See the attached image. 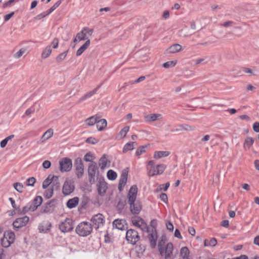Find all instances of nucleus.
Instances as JSON below:
<instances>
[{
  "instance_id": "f257e3e1",
  "label": "nucleus",
  "mask_w": 259,
  "mask_h": 259,
  "mask_svg": "<svg viewBox=\"0 0 259 259\" xmlns=\"http://www.w3.org/2000/svg\"><path fill=\"white\" fill-rule=\"evenodd\" d=\"M93 231L92 224L88 222H82L76 227V233L80 236L86 237L89 235Z\"/></svg>"
},
{
  "instance_id": "f03ea898",
  "label": "nucleus",
  "mask_w": 259,
  "mask_h": 259,
  "mask_svg": "<svg viewBox=\"0 0 259 259\" xmlns=\"http://www.w3.org/2000/svg\"><path fill=\"white\" fill-rule=\"evenodd\" d=\"M100 171L99 167L95 161L92 162L88 167V175L89 177V182L91 185L95 184L97 177L98 179Z\"/></svg>"
},
{
  "instance_id": "7ed1b4c3",
  "label": "nucleus",
  "mask_w": 259,
  "mask_h": 259,
  "mask_svg": "<svg viewBox=\"0 0 259 259\" xmlns=\"http://www.w3.org/2000/svg\"><path fill=\"white\" fill-rule=\"evenodd\" d=\"M125 238L128 243L135 245L140 240V237L136 230L130 229L126 230Z\"/></svg>"
},
{
  "instance_id": "20e7f679",
  "label": "nucleus",
  "mask_w": 259,
  "mask_h": 259,
  "mask_svg": "<svg viewBox=\"0 0 259 259\" xmlns=\"http://www.w3.org/2000/svg\"><path fill=\"white\" fill-rule=\"evenodd\" d=\"M59 228L63 233L70 232L73 229V221L70 218H66L60 223Z\"/></svg>"
},
{
  "instance_id": "39448f33",
  "label": "nucleus",
  "mask_w": 259,
  "mask_h": 259,
  "mask_svg": "<svg viewBox=\"0 0 259 259\" xmlns=\"http://www.w3.org/2000/svg\"><path fill=\"white\" fill-rule=\"evenodd\" d=\"M59 165V169L62 172L70 171L72 167V160L69 158H63L60 160Z\"/></svg>"
},
{
  "instance_id": "423d86ee",
  "label": "nucleus",
  "mask_w": 259,
  "mask_h": 259,
  "mask_svg": "<svg viewBox=\"0 0 259 259\" xmlns=\"http://www.w3.org/2000/svg\"><path fill=\"white\" fill-rule=\"evenodd\" d=\"M91 221L92 223L93 228L94 227L96 230H97L99 227L104 225L105 223L104 217L101 213H98L93 216Z\"/></svg>"
},
{
  "instance_id": "0eeeda50",
  "label": "nucleus",
  "mask_w": 259,
  "mask_h": 259,
  "mask_svg": "<svg viewBox=\"0 0 259 259\" xmlns=\"http://www.w3.org/2000/svg\"><path fill=\"white\" fill-rule=\"evenodd\" d=\"M57 200L53 199L45 203L41 208V212L43 213H52L54 211L56 206Z\"/></svg>"
},
{
  "instance_id": "6e6552de",
  "label": "nucleus",
  "mask_w": 259,
  "mask_h": 259,
  "mask_svg": "<svg viewBox=\"0 0 259 259\" xmlns=\"http://www.w3.org/2000/svg\"><path fill=\"white\" fill-rule=\"evenodd\" d=\"M131 221L134 226L140 228L142 230L144 231L145 229H147V231H149V228L145 221L139 216H134L132 217Z\"/></svg>"
},
{
  "instance_id": "1a4fd4ad",
  "label": "nucleus",
  "mask_w": 259,
  "mask_h": 259,
  "mask_svg": "<svg viewBox=\"0 0 259 259\" xmlns=\"http://www.w3.org/2000/svg\"><path fill=\"white\" fill-rule=\"evenodd\" d=\"M29 221V218L27 215L17 218L13 223L14 229L15 231H18L19 229L26 226Z\"/></svg>"
},
{
  "instance_id": "9d476101",
  "label": "nucleus",
  "mask_w": 259,
  "mask_h": 259,
  "mask_svg": "<svg viewBox=\"0 0 259 259\" xmlns=\"http://www.w3.org/2000/svg\"><path fill=\"white\" fill-rule=\"evenodd\" d=\"M74 189L73 182L70 180H66L63 186L62 193L65 196L69 195L74 191Z\"/></svg>"
},
{
  "instance_id": "9b49d317",
  "label": "nucleus",
  "mask_w": 259,
  "mask_h": 259,
  "mask_svg": "<svg viewBox=\"0 0 259 259\" xmlns=\"http://www.w3.org/2000/svg\"><path fill=\"white\" fill-rule=\"evenodd\" d=\"M97 188L98 194L101 196H104L106 192L107 183L105 181L103 177L100 178L97 184Z\"/></svg>"
},
{
  "instance_id": "f8f14e48",
  "label": "nucleus",
  "mask_w": 259,
  "mask_h": 259,
  "mask_svg": "<svg viewBox=\"0 0 259 259\" xmlns=\"http://www.w3.org/2000/svg\"><path fill=\"white\" fill-rule=\"evenodd\" d=\"M130 205V208L131 213L133 214H138L142 209L141 202L139 200H135L134 202H128Z\"/></svg>"
},
{
  "instance_id": "ddd939ff",
  "label": "nucleus",
  "mask_w": 259,
  "mask_h": 259,
  "mask_svg": "<svg viewBox=\"0 0 259 259\" xmlns=\"http://www.w3.org/2000/svg\"><path fill=\"white\" fill-rule=\"evenodd\" d=\"M112 226L113 228L121 231L127 230L128 228L126 221L124 219L114 220L112 223Z\"/></svg>"
},
{
  "instance_id": "4468645a",
  "label": "nucleus",
  "mask_w": 259,
  "mask_h": 259,
  "mask_svg": "<svg viewBox=\"0 0 259 259\" xmlns=\"http://www.w3.org/2000/svg\"><path fill=\"white\" fill-rule=\"evenodd\" d=\"M128 173V168H126L122 170L121 175L119 181L118 186V190L121 192L123 190V187L126 183L127 176Z\"/></svg>"
},
{
  "instance_id": "2eb2a0df",
  "label": "nucleus",
  "mask_w": 259,
  "mask_h": 259,
  "mask_svg": "<svg viewBox=\"0 0 259 259\" xmlns=\"http://www.w3.org/2000/svg\"><path fill=\"white\" fill-rule=\"evenodd\" d=\"M42 201L43 199L41 196H36L31 202L28 203L31 208V211H34L36 210L37 207L42 204Z\"/></svg>"
},
{
  "instance_id": "dca6fc26",
  "label": "nucleus",
  "mask_w": 259,
  "mask_h": 259,
  "mask_svg": "<svg viewBox=\"0 0 259 259\" xmlns=\"http://www.w3.org/2000/svg\"><path fill=\"white\" fill-rule=\"evenodd\" d=\"M138 192V188L137 186L135 185H133L128 193L127 194V199L128 202H134L135 200H136L137 195Z\"/></svg>"
},
{
  "instance_id": "f3484780",
  "label": "nucleus",
  "mask_w": 259,
  "mask_h": 259,
  "mask_svg": "<svg viewBox=\"0 0 259 259\" xmlns=\"http://www.w3.org/2000/svg\"><path fill=\"white\" fill-rule=\"evenodd\" d=\"M165 168L164 164H158L156 166V168L153 167V171L151 173V170H149L148 174L150 177H153L155 175H161L162 174Z\"/></svg>"
},
{
  "instance_id": "a211bd4d",
  "label": "nucleus",
  "mask_w": 259,
  "mask_h": 259,
  "mask_svg": "<svg viewBox=\"0 0 259 259\" xmlns=\"http://www.w3.org/2000/svg\"><path fill=\"white\" fill-rule=\"evenodd\" d=\"M174 250L173 244L171 242H169L166 244L165 247H164V253L165 259H168L170 257L172 254Z\"/></svg>"
},
{
  "instance_id": "6ab92c4d",
  "label": "nucleus",
  "mask_w": 259,
  "mask_h": 259,
  "mask_svg": "<svg viewBox=\"0 0 259 259\" xmlns=\"http://www.w3.org/2000/svg\"><path fill=\"white\" fill-rule=\"evenodd\" d=\"M182 49V46L178 44H175L170 46L165 51V54H174L179 52Z\"/></svg>"
},
{
  "instance_id": "aec40b11",
  "label": "nucleus",
  "mask_w": 259,
  "mask_h": 259,
  "mask_svg": "<svg viewBox=\"0 0 259 259\" xmlns=\"http://www.w3.org/2000/svg\"><path fill=\"white\" fill-rule=\"evenodd\" d=\"M109 163L108 167L110 166V161L107 159L106 155L104 154L99 159V165L102 170H104L107 165V163Z\"/></svg>"
},
{
  "instance_id": "412c9836",
  "label": "nucleus",
  "mask_w": 259,
  "mask_h": 259,
  "mask_svg": "<svg viewBox=\"0 0 259 259\" xmlns=\"http://www.w3.org/2000/svg\"><path fill=\"white\" fill-rule=\"evenodd\" d=\"M79 198L77 197H75L73 198L69 199L67 203L66 206L69 209H72L75 207L78 204Z\"/></svg>"
},
{
  "instance_id": "4be33fe9",
  "label": "nucleus",
  "mask_w": 259,
  "mask_h": 259,
  "mask_svg": "<svg viewBox=\"0 0 259 259\" xmlns=\"http://www.w3.org/2000/svg\"><path fill=\"white\" fill-rule=\"evenodd\" d=\"M96 126L99 131H102L107 126V121L105 119H98L96 123Z\"/></svg>"
},
{
  "instance_id": "5701e85b",
  "label": "nucleus",
  "mask_w": 259,
  "mask_h": 259,
  "mask_svg": "<svg viewBox=\"0 0 259 259\" xmlns=\"http://www.w3.org/2000/svg\"><path fill=\"white\" fill-rule=\"evenodd\" d=\"M91 42L90 39L86 40L85 43L82 45L76 51V55L77 56H80L84 51L89 47Z\"/></svg>"
},
{
  "instance_id": "b1692460",
  "label": "nucleus",
  "mask_w": 259,
  "mask_h": 259,
  "mask_svg": "<svg viewBox=\"0 0 259 259\" xmlns=\"http://www.w3.org/2000/svg\"><path fill=\"white\" fill-rule=\"evenodd\" d=\"M137 145L136 142H130L127 143L123 147L122 152L125 153L128 151L133 150L135 148V146Z\"/></svg>"
},
{
  "instance_id": "393cba45",
  "label": "nucleus",
  "mask_w": 259,
  "mask_h": 259,
  "mask_svg": "<svg viewBox=\"0 0 259 259\" xmlns=\"http://www.w3.org/2000/svg\"><path fill=\"white\" fill-rule=\"evenodd\" d=\"M52 227V224L50 222H47L45 225V226L42 225H40L38 226V229L40 232H43L45 233H47L51 230Z\"/></svg>"
},
{
  "instance_id": "a878e982",
  "label": "nucleus",
  "mask_w": 259,
  "mask_h": 259,
  "mask_svg": "<svg viewBox=\"0 0 259 259\" xmlns=\"http://www.w3.org/2000/svg\"><path fill=\"white\" fill-rule=\"evenodd\" d=\"M149 240L150 243V246L152 248H154L156 245V241H157V232H155V234L150 233L148 235Z\"/></svg>"
},
{
  "instance_id": "bb28decb",
  "label": "nucleus",
  "mask_w": 259,
  "mask_h": 259,
  "mask_svg": "<svg viewBox=\"0 0 259 259\" xmlns=\"http://www.w3.org/2000/svg\"><path fill=\"white\" fill-rule=\"evenodd\" d=\"M52 185L51 187L54 190H58L60 189V184L59 180V177L53 176Z\"/></svg>"
},
{
  "instance_id": "cd10ccee",
  "label": "nucleus",
  "mask_w": 259,
  "mask_h": 259,
  "mask_svg": "<svg viewBox=\"0 0 259 259\" xmlns=\"http://www.w3.org/2000/svg\"><path fill=\"white\" fill-rule=\"evenodd\" d=\"M99 118H100V116H98L97 115H95L87 118L85 122L87 125L89 126H92L95 123H97L98 119Z\"/></svg>"
},
{
  "instance_id": "c85d7f7f",
  "label": "nucleus",
  "mask_w": 259,
  "mask_h": 259,
  "mask_svg": "<svg viewBox=\"0 0 259 259\" xmlns=\"http://www.w3.org/2000/svg\"><path fill=\"white\" fill-rule=\"evenodd\" d=\"M254 140L253 138L247 137L244 140L243 147L245 149H249L253 145Z\"/></svg>"
},
{
  "instance_id": "c756f323",
  "label": "nucleus",
  "mask_w": 259,
  "mask_h": 259,
  "mask_svg": "<svg viewBox=\"0 0 259 259\" xmlns=\"http://www.w3.org/2000/svg\"><path fill=\"white\" fill-rule=\"evenodd\" d=\"M165 237L163 236L161 237V239L159 241L158 243V250L159 251L160 254L162 256L163 255L164 253V247H163V246L165 244Z\"/></svg>"
},
{
  "instance_id": "7c9ffc66",
  "label": "nucleus",
  "mask_w": 259,
  "mask_h": 259,
  "mask_svg": "<svg viewBox=\"0 0 259 259\" xmlns=\"http://www.w3.org/2000/svg\"><path fill=\"white\" fill-rule=\"evenodd\" d=\"M170 154V152L167 151H156L154 153V157L155 158H160L168 156Z\"/></svg>"
},
{
  "instance_id": "2f4dec72",
  "label": "nucleus",
  "mask_w": 259,
  "mask_h": 259,
  "mask_svg": "<svg viewBox=\"0 0 259 259\" xmlns=\"http://www.w3.org/2000/svg\"><path fill=\"white\" fill-rule=\"evenodd\" d=\"M52 53L51 46L50 45L47 46L41 54V58L42 59H46L49 57Z\"/></svg>"
},
{
  "instance_id": "473e14b6",
  "label": "nucleus",
  "mask_w": 259,
  "mask_h": 259,
  "mask_svg": "<svg viewBox=\"0 0 259 259\" xmlns=\"http://www.w3.org/2000/svg\"><path fill=\"white\" fill-rule=\"evenodd\" d=\"M190 251L187 247H183L181 249L180 254L183 259H189Z\"/></svg>"
},
{
  "instance_id": "72a5a7b5",
  "label": "nucleus",
  "mask_w": 259,
  "mask_h": 259,
  "mask_svg": "<svg viewBox=\"0 0 259 259\" xmlns=\"http://www.w3.org/2000/svg\"><path fill=\"white\" fill-rule=\"evenodd\" d=\"M160 116L159 114H150L145 116V120L146 121H154L156 120L158 117Z\"/></svg>"
},
{
  "instance_id": "f704fd0d",
  "label": "nucleus",
  "mask_w": 259,
  "mask_h": 259,
  "mask_svg": "<svg viewBox=\"0 0 259 259\" xmlns=\"http://www.w3.org/2000/svg\"><path fill=\"white\" fill-rule=\"evenodd\" d=\"M86 28H82L81 31L77 33V39L78 41L88 40V37L86 36V33H84Z\"/></svg>"
},
{
  "instance_id": "c9c22d12",
  "label": "nucleus",
  "mask_w": 259,
  "mask_h": 259,
  "mask_svg": "<svg viewBox=\"0 0 259 259\" xmlns=\"http://www.w3.org/2000/svg\"><path fill=\"white\" fill-rule=\"evenodd\" d=\"M53 181V176L49 175L47 179H46L43 183L42 187L44 189H47L48 186L52 183Z\"/></svg>"
},
{
  "instance_id": "e433bc0d",
  "label": "nucleus",
  "mask_w": 259,
  "mask_h": 259,
  "mask_svg": "<svg viewBox=\"0 0 259 259\" xmlns=\"http://www.w3.org/2000/svg\"><path fill=\"white\" fill-rule=\"evenodd\" d=\"M29 210L31 211V208H30V205L28 203L27 205L24 206L22 208V210L19 207V209H17V212L18 214L23 215V214H25V213L28 212V211H29Z\"/></svg>"
},
{
  "instance_id": "4c0bfd02",
  "label": "nucleus",
  "mask_w": 259,
  "mask_h": 259,
  "mask_svg": "<svg viewBox=\"0 0 259 259\" xmlns=\"http://www.w3.org/2000/svg\"><path fill=\"white\" fill-rule=\"evenodd\" d=\"M117 175L115 171L112 169L109 170L107 172V177L108 180L111 181L115 180L117 178Z\"/></svg>"
},
{
  "instance_id": "58836bf2",
  "label": "nucleus",
  "mask_w": 259,
  "mask_h": 259,
  "mask_svg": "<svg viewBox=\"0 0 259 259\" xmlns=\"http://www.w3.org/2000/svg\"><path fill=\"white\" fill-rule=\"evenodd\" d=\"M99 87H98L97 88L95 89L94 90L90 91V92L85 94L83 96H82L79 99V101L80 102L82 101L92 97L93 95H94L96 93L97 91L98 90V89H99Z\"/></svg>"
},
{
  "instance_id": "ea45409f",
  "label": "nucleus",
  "mask_w": 259,
  "mask_h": 259,
  "mask_svg": "<svg viewBox=\"0 0 259 259\" xmlns=\"http://www.w3.org/2000/svg\"><path fill=\"white\" fill-rule=\"evenodd\" d=\"M69 50H67V51L60 54L59 55H58L56 58V61L58 63H60L62 61H63V60L65 59V58H66L67 55V53L68 52Z\"/></svg>"
},
{
  "instance_id": "a19ab883",
  "label": "nucleus",
  "mask_w": 259,
  "mask_h": 259,
  "mask_svg": "<svg viewBox=\"0 0 259 259\" xmlns=\"http://www.w3.org/2000/svg\"><path fill=\"white\" fill-rule=\"evenodd\" d=\"M148 147V145H143L140 146L136 150V155L137 156H140L141 154L146 152V149Z\"/></svg>"
},
{
  "instance_id": "79ce46f5",
  "label": "nucleus",
  "mask_w": 259,
  "mask_h": 259,
  "mask_svg": "<svg viewBox=\"0 0 259 259\" xmlns=\"http://www.w3.org/2000/svg\"><path fill=\"white\" fill-rule=\"evenodd\" d=\"M62 3V0H59L56 3H55L54 5L49 9L48 11H46L47 13V15H49L51 13H52L55 10H56Z\"/></svg>"
},
{
  "instance_id": "37998d69",
  "label": "nucleus",
  "mask_w": 259,
  "mask_h": 259,
  "mask_svg": "<svg viewBox=\"0 0 259 259\" xmlns=\"http://www.w3.org/2000/svg\"><path fill=\"white\" fill-rule=\"evenodd\" d=\"M12 243H11V241L8 239L7 237H5V234L4 237L1 239V244L3 247L7 248Z\"/></svg>"
},
{
  "instance_id": "c03bdc74",
  "label": "nucleus",
  "mask_w": 259,
  "mask_h": 259,
  "mask_svg": "<svg viewBox=\"0 0 259 259\" xmlns=\"http://www.w3.org/2000/svg\"><path fill=\"white\" fill-rule=\"evenodd\" d=\"M13 187L15 190L19 193H22L23 191L24 186L22 183L16 182L14 183Z\"/></svg>"
},
{
  "instance_id": "a18cd8bd",
  "label": "nucleus",
  "mask_w": 259,
  "mask_h": 259,
  "mask_svg": "<svg viewBox=\"0 0 259 259\" xmlns=\"http://www.w3.org/2000/svg\"><path fill=\"white\" fill-rule=\"evenodd\" d=\"M95 157L94 155L92 154L91 152H89L85 154V155L84 156L83 159L84 161L87 162H93V159H95Z\"/></svg>"
},
{
  "instance_id": "49530a36",
  "label": "nucleus",
  "mask_w": 259,
  "mask_h": 259,
  "mask_svg": "<svg viewBox=\"0 0 259 259\" xmlns=\"http://www.w3.org/2000/svg\"><path fill=\"white\" fill-rule=\"evenodd\" d=\"M54 190L53 189H52L51 187L46 190L44 193V196L46 199H49L51 198L53 195L54 193Z\"/></svg>"
},
{
  "instance_id": "de8ad7c7",
  "label": "nucleus",
  "mask_w": 259,
  "mask_h": 259,
  "mask_svg": "<svg viewBox=\"0 0 259 259\" xmlns=\"http://www.w3.org/2000/svg\"><path fill=\"white\" fill-rule=\"evenodd\" d=\"M74 167L75 168H84V165L82 162V160L81 158L78 157L77 158L74 162Z\"/></svg>"
},
{
  "instance_id": "09e8293b",
  "label": "nucleus",
  "mask_w": 259,
  "mask_h": 259,
  "mask_svg": "<svg viewBox=\"0 0 259 259\" xmlns=\"http://www.w3.org/2000/svg\"><path fill=\"white\" fill-rule=\"evenodd\" d=\"M136 251L137 253L138 254V256H139V254L142 255L143 253L145 251L146 247L145 245L142 244L138 245L136 246Z\"/></svg>"
},
{
  "instance_id": "8fccbe9b",
  "label": "nucleus",
  "mask_w": 259,
  "mask_h": 259,
  "mask_svg": "<svg viewBox=\"0 0 259 259\" xmlns=\"http://www.w3.org/2000/svg\"><path fill=\"white\" fill-rule=\"evenodd\" d=\"M75 175L78 179H80L84 174V168H75Z\"/></svg>"
},
{
  "instance_id": "3c124183",
  "label": "nucleus",
  "mask_w": 259,
  "mask_h": 259,
  "mask_svg": "<svg viewBox=\"0 0 259 259\" xmlns=\"http://www.w3.org/2000/svg\"><path fill=\"white\" fill-rule=\"evenodd\" d=\"M177 64L176 61H170L165 62L163 64L162 66L165 68H169L174 67Z\"/></svg>"
},
{
  "instance_id": "603ef678",
  "label": "nucleus",
  "mask_w": 259,
  "mask_h": 259,
  "mask_svg": "<svg viewBox=\"0 0 259 259\" xmlns=\"http://www.w3.org/2000/svg\"><path fill=\"white\" fill-rule=\"evenodd\" d=\"M125 201L122 200H119L116 205V208L118 210L121 211L124 207Z\"/></svg>"
},
{
  "instance_id": "864d4df0",
  "label": "nucleus",
  "mask_w": 259,
  "mask_h": 259,
  "mask_svg": "<svg viewBox=\"0 0 259 259\" xmlns=\"http://www.w3.org/2000/svg\"><path fill=\"white\" fill-rule=\"evenodd\" d=\"M36 182V179L34 177H30L27 179L26 185L28 186H33Z\"/></svg>"
},
{
  "instance_id": "5fc2aeb1",
  "label": "nucleus",
  "mask_w": 259,
  "mask_h": 259,
  "mask_svg": "<svg viewBox=\"0 0 259 259\" xmlns=\"http://www.w3.org/2000/svg\"><path fill=\"white\" fill-rule=\"evenodd\" d=\"M26 50L25 48H21L19 51L16 53L14 56L16 58H20L26 52Z\"/></svg>"
},
{
  "instance_id": "6e6d98bb",
  "label": "nucleus",
  "mask_w": 259,
  "mask_h": 259,
  "mask_svg": "<svg viewBox=\"0 0 259 259\" xmlns=\"http://www.w3.org/2000/svg\"><path fill=\"white\" fill-rule=\"evenodd\" d=\"M98 142V140L93 137H89L85 140L86 143L91 144H96Z\"/></svg>"
},
{
  "instance_id": "4d7b16f0",
  "label": "nucleus",
  "mask_w": 259,
  "mask_h": 259,
  "mask_svg": "<svg viewBox=\"0 0 259 259\" xmlns=\"http://www.w3.org/2000/svg\"><path fill=\"white\" fill-rule=\"evenodd\" d=\"M7 236L8 237V240L11 241V243H13L15 239V234L14 232L11 231L8 233Z\"/></svg>"
},
{
  "instance_id": "13d9d810",
  "label": "nucleus",
  "mask_w": 259,
  "mask_h": 259,
  "mask_svg": "<svg viewBox=\"0 0 259 259\" xmlns=\"http://www.w3.org/2000/svg\"><path fill=\"white\" fill-rule=\"evenodd\" d=\"M129 126H124L119 132V134L121 135L123 137H125L126 134L129 131Z\"/></svg>"
},
{
  "instance_id": "bf43d9fd",
  "label": "nucleus",
  "mask_w": 259,
  "mask_h": 259,
  "mask_svg": "<svg viewBox=\"0 0 259 259\" xmlns=\"http://www.w3.org/2000/svg\"><path fill=\"white\" fill-rule=\"evenodd\" d=\"M48 15H47L46 12H44L37 15H36L35 17H34V20H40L42 18H44L47 16Z\"/></svg>"
},
{
  "instance_id": "052dcab7",
  "label": "nucleus",
  "mask_w": 259,
  "mask_h": 259,
  "mask_svg": "<svg viewBox=\"0 0 259 259\" xmlns=\"http://www.w3.org/2000/svg\"><path fill=\"white\" fill-rule=\"evenodd\" d=\"M166 228L170 232L173 231L174 230V226L172 223L170 221H167L165 223Z\"/></svg>"
},
{
  "instance_id": "680f3d73",
  "label": "nucleus",
  "mask_w": 259,
  "mask_h": 259,
  "mask_svg": "<svg viewBox=\"0 0 259 259\" xmlns=\"http://www.w3.org/2000/svg\"><path fill=\"white\" fill-rule=\"evenodd\" d=\"M9 200L10 201L12 207L17 211V209H19V206L17 207L16 204L15 203V201L14 199L12 197H10L9 198Z\"/></svg>"
},
{
  "instance_id": "e2e57ef3",
  "label": "nucleus",
  "mask_w": 259,
  "mask_h": 259,
  "mask_svg": "<svg viewBox=\"0 0 259 259\" xmlns=\"http://www.w3.org/2000/svg\"><path fill=\"white\" fill-rule=\"evenodd\" d=\"M51 45H52V47L54 49H56L58 48V45H59V39L58 38H55L52 43H51Z\"/></svg>"
},
{
  "instance_id": "0e129e2a",
  "label": "nucleus",
  "mask_w": 259,
  "mask_h": 259,
  "mask_svg": "<svg viewBox=\"0 0 259 259\" xmlns=\"http://www.w3.org/2000/svg\"><path fill=\"white\" fill-rule=\"evenodd\" d=\"M51 166V162L49 160H45L42 163V167L45 169H48Z\"/></svg>"
},
{
  "instance_id": "69168bd1",
  "label": "nucleus",
  "mask_w": 259,
  "mask_h": 259,
  "mask_svg": "<svg viewBox=\"0 0 259 259\" xmlns=\"http://www.w3.org/2000/svg\"><path fill=\"white\" fill-rule=\"evenodd\" d=\"M160 198L161 201L164 203H167L168 201L167 196L165 193H162L160 195Z\"/></svg>"
},
{
  "instance_id": "338daca9",
  "label": "nucleus",
  "mask_w": 259,
  "mask_h": 259,
  "mask_svg": "<svg viewBox=\"0 0 259 259\" xmlns=\"http://www.w3.org/2000/svg\"><path fill=\"white\" fill-rule=\"evenodd\" d=\"M253 131L256 133H259V122H255L252 125Z\"/></svg>"
},
{
  "instance_id": "774afa93",
  "label": "nucleus",
  "mask_w": 259,
  "mask_h": 259,
  "mask_svg": "<svg viewBox=\"0 0 259 259\" xmlns=\"http://www.w3.org/2000/svg\"><path fill=\"white\" fill-rule=\"evenodd\" d=\"M217 244V240L215 238H212L209 241V244L210 246H215Z\"/></svg>"
}]
</instances>
